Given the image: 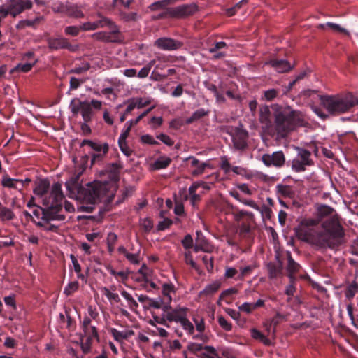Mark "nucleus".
I'll return each instance as SVG.
<instances>
[{
  "label": "nucleus",
  "mask_w": 358,
  "mask_h": 358,
  "mask_svg": "<svg viewBox=\"0 0 358 358\" xmlns=\"http://www.w3.org/2000/svg\"><path fill=\"white\" fill-rule=\"evenodd\" d=\"M134 3V0H113V6L118 7L122 6L124 8H132L131 5Z\"/></svg>",
  "instance_id": "obj_47"
},
{
  "label": "nucleus",
  "mask_w": 358,
  "mask_h": 358,
  "mask_svg": "<svg viewBox=\"0 0 358 358\" xmlns=\"http://www.w3.org/2000/svg\"><path fill=\"white\" fill-rule=\"evenodd\" d=\"M1 185L3 188L10 189L11 194H13L21 189L24 186V182L22 180L10 178L8 175H4L1 178Z\"/></svg>",
  "instance_id": "obj_15"
},
{
  "label": "nucleus",
  "mask_w": 358,
  "mask_h": 358,
  "mask_svg": "<svg viewBox=\"0 0 358 358\" xmlns=\"http://www.w3.org/2000/svg\"><path fill=\"white\" fill-rule=\"evenodd\" d=\"M141 226L142 229L148 232L153 227V222L150 218H144L141 221Z\"/></svg>",
  "instance_id": "obj_60"
},
{
  "label": "nucleus",
  "mask_w": 358,
  "mask_h": 358,
  "mask_svg": "<svg viewBox=\"0 0 358 358\" xmlns=\"http://www.w3.org/2000/svg\"><path fill=\"white\" fill-rule=\"evenodd\" d=\"M107 23H110V20L107 17H101V20L96 22H85L80 27L83 31H91L95 30L99 27H103L106 26Z\"/></svg>",
  "instance_id": "obj_21"
},
{
  "label": "nucleus",
  "mask_w": 358,
  "mask_h": 358,
  "mask_svg": "<svg viewBox=\"0 0 358 358\" xmlns=\"http://www.w3.org/2000/svg\"><path fill=\"white\" fill-rule=\"evenodd\" d=\"M102 105V101L96 99L88 101L75 99L71 101L69 106L73 115L80 113L83 121L91 122L94 115V110H100Z\"/></svg>",
  "instance_id": "obj_6"
},
{
  "label": "nucleus",
  "mask_w": 358,
  "mask_h": 358,
  "mask_svg": "<svg viewBox=\"0 0 358 358\" xmlns=\"http://www.w3.org/2000/svg\"><path fill=\"white\" fill-rule=\"evenodd\" d=\"M218 323L220 327L224 329L225 331H231L232 329V325L229 323L223 316L220 315L217 318Z\"/></svg>",
  "instance_id": "obj_56"
},
{
  "label": "nucleus",
  "mask_w": 358,
  "mask_h": 358,
  "mask_svg": "<svg viewBox=\"0 0 358 358\" xmlns=\"http://www.w3.org/2000/svg\"><path fill=\"white\" fill-rule=\"evenodd\" d=\"M3 301L6 306H7L10 310H16L17 307L15 294H10L9 296H5Z\"/></svg>",
  "instance_id": "obj_46"
},
{
  "label": "nucleus",
  "mask_w": 358,
  "mask_h": 358,
  "mask_svg": "<svg viewBox=\"0 0 358 358\" xmlns=\"http://www.w3.org/2000/svg\"><path fill=\"white\" fill-rule=\"evenodd\" d=\"M197 10V7L194 4L183 5L176 8H169L167 11L159 16V17H185L194 14Z\"/></svg>",
  "instance_id": "obj_9"
},
{
  "label": "nucleus",
  "mask_w": 358,
  "mask_h": 358,
  "mask_svg": "<svg viewBox=\"0 0 358 358\" xmlns=\"http://www.w3.org/2000/svg\"><path fill=\"white\" fill-rule=\"evenodd\" d=\"M303 125V120L300 115L292 111L288 115L283 113H278L275 115V129L278 137L285 138L294 131L297 127Z\"/></svg>",
  "instance_id": "obj_4"
},
{
  "label": "nucleus",
  "mask_w": 358,
  "mask_h": 358,
  "mask_svg": "<svg viewBox=\"0 0 358 358\" xmlns=\"http://www.w3.org/2000/svg\"><path fill=\"white\" fill-rule=\"evenodd\" d=\"M110 32H99L94 34V37L99 41L104 42H117L120 41L119 34L120 31L117 26L110 20V23H107Z\"/></svg>",
  "instance_id": "obj_12"
},
{
  "label": "nucleus",
  "mask_w": 358,
  "mask_h": 358,
  "mask_svg": "<svg viewBox=\"0 0 358 358\" xmlns=\"http://www.w3.org/2000/svg\"><path fill=\"white\" fill-rule=\"evenodd\" d=\"M154 44L159 49L167 51L180 49L183 45L181 41L166 37L157 39Z\"/></svg>",
  "instance_id": "obj_14"
},
{
  "label": "nucleus",
  "mask_w": 358,
  "mask_h": 358,
  "mask_svg": "<svg viewBox=\"0 0 358 358\" xmlns=\"http://www.w3.org/2000/svg\"><path fill=\"white\" fill-rule=\"evenodd\" d=\"M193 321L196 325V330L201 333L205 330L204 320L202 317H194Z\"/></svg>",
  "instance_id": "obj_61"
},
{
  "label": "nucleus",
  "mask_w": 358,
  "mask_h": 358,
  "mask_svg": "<svg viewBox=\"0 0 358 358\" xmlns=\"http://www.w3.org/2000/svg\"><path fill=\"white\" fill-rule=\"evenodd\" d=\"M80 30V27L76 26H69L65 28L64 33L66 35L76 36L78 35Z\"/></svg>",
  "instance_id": "obj_59"
},
{
  "label": "nucleus",
  "mask_w": 358,
  "mask_h": 358,
  "mask_svg": "<svg viewBox=\"0 0 358 358\" xmlns=\"http://www.w3.org/2000/svg\"><path fill=\"white\" fill-rule=\"evenodd\" d=\"M269 278H275L282 272V264L278 262V264L270 262L267 265Z\"/></svg>",
  "instance_id": "obj_30"
},
{
  "label": "nucleus",
  "mask_w": 358,
  "mask_h": 358,
  "mask_svg": "<svg viewBox=\"0 0 358 358\" xmlns=\"http://www.w3.org/2000/svg\"><path fill=\"white\" fill-rule=\"evenodd\" d=\"M36 60L33 59L32 61H30L29 62L26 63H20L17 64L15 67L16 70L21 72H28L29 71L33 66L36 64Z\"/></svg>",
  "instance_id": "obj_41"
},
{
  "label": "nucleus",
  "mask_w": 358,
  "mask_h": 358,
  "mask_svg": "<svg viewBox=\"0 0 358 358\" xmlns=\"http://www.w3.org/2000/svg\"><path fill=\"white\" fill-rule=\"evenodd\" d=\"M122 296L129 302V307L131 308H136L138 307V303L134 299V298L131 296V295L126 292L125 290H123L121 292Z\"/></svg>",
  "instance_id": "obj_53"
},
{
  "label": "nucleus",
  "mask_w": 358,
  "mask_h": 358,
  "mask_svg": "<svg viewBox=\"0 0 358 358\" xmlns=\"http://www.w3.org/2000/svg\"><path fill=\"white\" fill-rule=\"evenodd\" d=\"M63 199L62 185L59 182L54 183L51 187L49 198L43 199L45 222L51 220L62 221L65 219V216L60 213L62 209L61 202Z\"/></svg>",
  "instance_id": "obj_2"
},
{
  "label": "nucleus",
  "mask_w": 358,
  "mask_h": 358,
  "mask_svg": "<svg viewBox=\"0 0 358 358\" xmlns=\"http://www.w3.org/2000/svg\"><path fill=\"white\" fill-rule=\"evenodd\" d=\"M108 187L100 181L87 183L79 191L77 198L90 204H96L108 193Z\"/></svg>",
  "instance_id": "obj_5"
},
{
  "label": "nucleus",
  "mask_w": 358,
  "mask_h": 358,
  "mask_svg": "<svg viewBox=\"0 0 358 358\" xmlns=\"http://www.w3.org/2000/svg\"><path fill=\"white\" fill-rule=\"evenodd\" d=\"M171 2V0H162L159 1H156L153 3H152L149 8L151 10H157L159 9L164 8L168 4H169Z\"/></svg>",
  "instance_id": "obj_51"
},
{
  "label": "nucleus",
  "mask_w": 358,
  "mask_h": 358,
  "mask_svg": "<svg viewBox=\"0 0 358 358\" xmlns=\"http://www.w3.org/2000/svg\"><path fill=\"white\" fill-rule=\"evenodd\" d=\"M287 315H282L277 313L275 316L271 320V326L273 327V331H275L276 327L282 322L287 320Z\"/></svg>",
  "instance_id": "obj_45"
},
{
  "label": "nucleus",
  "mask_w": 358,
  "mask_h": 358,
  "mask_svg": "<svg viewBox=\"0 0 358 358\" xmlns=\"http://www.w3.org/2000/svg\"><path fill=\"white\" fill-rule=\"evenodd\" d=\"M296 156L292 161V169L295 172H302L306 170V167L312 166L314 161L312 159L311 152L302 148L296 147Z\"/></svg>",
  "instance_id": "obj_7"
},
{
  "label": "nucleus",
  "mask_w": 358,
  "mask_h": 358,
  "mask_svg": "<svg viewBox=\"0 0 358 358\" xmlns=\"http://www.w3.org/2000/svg\"><path fill=\"white\" fill-rule=\"evenodd\" d=\"M202 261L205 264L206 269L210 272L213 269V257L209 255H204L202 257Z\"/></svg>",
  "instance_id": "obj_55"
},
{
  "label": "nucleus",
  "mask_w": 358,
  "mask_h": 358,
  "mask_svg": "<svg viewBox=\"0 0 358 358\" xmlns=\"http://www.w3.org/2000/svg\"><path fill=\"white\" fill-rule=\"evenodd\" d=\"M251 336L253 338L259 340L262 343L266 345H270L271 343V341L266 336L262 334L256 329H252L251 330Z\"/></svg>",
  "instance_id": "obj_35"
},
{
  "label": "nucleus",
  "mask_w": 358,
  "mask_h": 358,
  "mask_svg": "<svg viewBox=\"0 0 358 358\" xmlns=\"http://www.w3.org/2000/svg\"><path fill=\"white\" fill-rule=\"evenodd\" d=\"M320 100L321 104L330 114L345 113L358 104V99L351 93L336 96L321 95Z\"/></svg>",
  "instance_id": "obj_3"
},
{
  "label": "nucleus",
  "mask_w": 358,
  "mask_h": 358,
  "mask_svg": "<svg viewBox=\"0 0 358 358\" xmlns=\"http://www.w3.org/2000/svg\"><path fill=\"white\" fill-rule=\"evenodd\" d=\"M262 162L266 166L282 167L285 162V156L282 151L274 152L272 154H264Z\"/></svg>",
  "instance_id": "obj_11"
},
{
  "label": "nucleus",
  "mask_w": 358,
  "mask_h": 358,
  "mask_svg": "<svg viewBox=\"0 0 358 358\" xmlns=\"http://www.w3.org/2000/svg\"><path fill=\"white\" fill-rule=\"evenodd\" d=\"M320 218L331 216L319 225L320 219L305 218L296 229L298 238L320 248H334L342 243L344 230L334 208L322 205L317 208Z\"/></svg>",
  "instance_id": "obj_1"
},
{
  "label": "nucleus",
  "mask_w": 358,
  "mask_h": 358,
  "mask_svg": "<svg viewBox=\"0 0 358 358\" xmlns=\"http://www.w3.org/2000/svg\"><path fill=\"white\" fill-rule=\"evenodd\" d=\"M189 334H192L194 331V328L192 323L187 319V317H184L183 319L179 322Z\"/></svg>",
  "instance_id": "obj_44"
},
{
  "label": "nucleus",
  "mask_w": 358,
  "mask_h": 358,
  "mask_svg": "<svg viewBox=\"0 0 358 358\" xmlns=\"http://www.w3.org/2000/svg\"><path fill=\"white\" fill-rule=\"evenodd\" d=\"M88 145L96 152H100L101 150L103 154L107 153L108 150V145L107 143L101 144L90 140H83L81 143V146Z\"/></svg>",
  "instance_id": "obj_26"
},
{
  "label": "nucleus",
  "mask_w": 358,
  "mask_h": 358,
  "mask_svg": "<svg viewBox=\"0 0 358 358\" xmlns=\"http://www.w3.org/2000/svg\"><path fill=\"white\" fill-rule=\"evenodd\" d=\"M325 27H328L331 29H332L334 31H338V32H346V30L344 28H342L340 25L332 23V22H327L325 24H320L319 27H321L322 29H324Z\"/></svg>",
  "instance_id": "obj_58"
},
{
  "label": "nucleus",
  "mask_w": 358,
  "mask_h": 358,
  "mask_svg": "<svg viewBox=\"0 0 358 358\" xmlns=\"http://www.w3.org/2000/svg\"><path fill=\"white\" fill-rule=\"evenodd\" d=\"M13 212L7 208H1V220H10L14 217Z\"/></svg>",
  "instance_id": "obj_57"
},
{
  "label": "nucleus",
  "mask_w": 358,
  "mask_h": 358,
  "mask_svg": "<svg viewBox=\"0 0 358 358\" xmlns=\"http://www.w3.org/2000/svg\"><path fill=\"white\" fill-rule=\"evenodd\" d=\"M164 310L170 309L166 314V318L169 322L179 323L184 317H187L188 308L186 307L178 306L171 308L169 305L164 306Z\"/></svg>",
  "instance_id": "obj_13"
},
{
  "label": "nucleus",
  "mask_w": 358,
  "mask_h": 358,
  "mask_svg": "<svg viewBox=\"0 0 358 358\" xmlns=\"http://www.w3.org/2000/svg\"><path fill=\"white\" fill-rule=\"evenodd\" d=\"M110 333L113 335L114 339L117 341H122L124 339H127L134 334V332L132 330L120 331L114 328L110 329Z\"/></svg>",
  "instance_id": "obj_28"
},
{
  "label": "nucleus",
  "mask_w": 358,
  "mask_h": 358,
  "mask_svg": "<svg viewBox=\"0 0 358 358\" xmlns=\"http://www.w3.org/2000/svg\"><path fill=\"white\" fill-rule=\"evenodd\" d=\"M278 92L275 89H270L264 93V99L268 101L273 100L278 95Z\"/></svg>",
  "instance_id": "obj_62"
},
{
  "label": "nucleus",
  "mask_w": 358,
  "mask_h": 358,
  "mask_svg": "<svg viewBox=\"0 0 358 358\" xmlns=\"http://www.w3.org/2000/svg\"><path fill=\"white\" fill-rule=\"evenodd\" d=\"M188 159L191 160V165L192 166L194 167V169L192 172L193 176H199L202 174L205 169L209 166L208 164L201 162L194 157H189L186 159V160Z\"/></svg>",
  "instance_id": "obj_23"
},
{
  "label": "nucleus",
  "mask_w": 358,
  "mask_h": 358,
  "mask_svg": "<svg viewBox=\"0 0 358 358\" xmlns=\"http://www.w3.org/2000/svg\"><path fill=\"white\" fill-rule=\"evenodd\" d=\"M358 291V285L355 281H353L349 285L345 290V295L349 299H352L356 292Z\"/></svg>",
  "instance_id": "obj_38"
},
{
  "label": "nucleus",
  "mask_w": 358,
  "mask_h": 358,
  "mask_svg": "<svg viewBox=\"0 0 358 358\" xmlns=\"http://www.w3.org/2000/svg\"><path fill=\"white\" fill-rule=\"evenodd\" d=\"M41 19L39 17H36L34 20H25L20 21L19 23L17 24L16 27L18 29H23L27 27H35L36 24H38L40 22Z\"/></svg>",
  "instance_id": "obj_37"
},
{
  "label": "nucleus",
  "mask_w": 358,
  "mask_h": 358,
  "mask_svg": "<svg viewBox=\"0 0 358 358\" xmlns=\"http://www.w3.org/2000/svg\"><path fill=\"white\" fill-rule=\"evenodd\" d=\"M118 252L122 254L130 263L134 264H138L140 263L139 252L135 253L129 252L124 246H120L118 248Z\"/></svg>",
  "instance_id": "obj_25"
},
{
  "label": "nucleus",
  "mask_w": 358,
  "mask_h": 358,
  "mask_svg": "<svg viewBox=\"0 0 358 358\" xmlns=\"http://www.w3.org/2000/svg\"><path fill=\"white\" fill-rule=\"evenodd\" d=\"M82 174V171H80L78 173H76L74 176L71 177L69 180H68L66 183V189L71 194H75L77 193V195L79 194V191L80 189H82L83 187H81V185L79 183V178L80 175Z\"/></svg>",
  "instance_id": "obj_17"
},
{
  "label": "nucleus",
  "mask_w": 358,
  "mask_h": 358,
  "mask_svg": "<svg viewBox=\"0 0 358 358\" xmlns=\"http://www.w3.org/2000/svg\"><path fill=\"white\" fill-rule=\"evenodd\" d=\"M120 17L123 22H131L137 21L141 16L136 10L131 12L121 11Z\"/></svg>",
  "instance_id": "obj_29"
},
{
  "label": "nucleus",
  "mask_w": 358,
  "mask_h": 358,
  "mask_svg": "<svg viewBox=\"0 0 358 358\" xmlns=\"http://www.w3.org/2000/svg\"><path fill=\"white\" fill-rule=\"evenodd\" d=\"M277 193L282 196L287 198H292L294 195V191L292 187L286 185H278L276 186Z\"/></svg>",
  "instance_id": "obj_33"
},
{
  "label": "nucleus",
  "mask_w": 358,
  "mask_h": 358,
  "mask_svg": "<svg viewBox=\"0 0 358 358\" xmlns=\"http://www.w3.org/2000/svg\"><path fill=\"white\" fill-rule=\"evenodd\" d=\"M196 243L201 244L205 248H207L208 249V252H210L213 250L212 245H210L208 242L204 238V237L202 236V234L201 231H196Z\"/></svg>",
  "instance_id": "obj_48"
},
{
  "label": "nucleus",
  "mask_w": 358,
  "mask_h": 358,
  "mask_svg": "<svg viewBox=\"0 0 358 358\" xmlns=\"http://www.w3.org/2000/svg\"><path fill=\"white\" fill-rule=\"evenodd\" d=\"M256 267H257V266L255 264H252V265L246 266H244V267H241L240 268L241 274H240V276H239V279L242 280L245 276L250 275L251 273V272Z\"/></svg>",
  "instance_id": "obj_52"
},
{
  "label": "nucleus",
  "mask_w": 358,
  "mask_h": 358,
  "mask_svg": "<svg viewBox=\"0 0 358 358\" xmlns=\"http://www.w3.org/2000/svg\"><path fill=\"white\" fill-rule=\"evenodd\" d=\"M171 160L168 157H161L154 163L155 169H162L166 168L171 163Z\"/></svg>",
  "instance_id": "obj_36"
},
{
  "label": "nucleus",
  "mask_w": 358,
  "mask_h": 358,
  "mask_svg": "<svg viewBox=\"0 0 358 358\" xmlns=\"http://www.w3.org/2000/svg\"><path fill=\"white\" fill-rule=\"evenodd\" d=\"M32 6L30 0H10L6 7L1 8V17L8 15L15 17L26 9H29Z\"/></svg>",
  "instance_id": "obj_8"
},
{
  "label": "nucleus",
  "mask_w": 358,
  "mask_h": 358,
  "mask_svg": "<svg viewBox=\"0 0 358 358\" xmlns=\"http://www.w3.org/2000/svg\"><path fill=\"white\" fill-rule=\"evenodd\" d=\"M247 139L248 133L243 130H238L232 138L234 145L238 150H243L247 146Z\"/></svg>",
  "instance_id": "obj_19"
},
{
  "label": "nucleus",
  "mask_w": 358,
  "mask_h": 358,
  "mask_svg": "<svg viewBox=\"0 0 358 358\" xmlns=\"http://www.w3.org/2000/svg\"><path fill=\"white\" fill-rule=\"evenodd\" d=\"M231 208L235 210L233 213L234 218L236 221H240L243 216L253 217V213L243 210H238L237 208L231 206Z\"/></svg>",
  "instance_id": "obj_43"
},
{
  "label": "nucleus",
  "mask_w": 358,
  "mask_h": 358,
  "mask_svg": "<svg viewBox=\"0 0 358 358\" xmlns=\"http://www.w3.org/2000/svg\"><path fill=\"white\" fill-rule=\"evenodd\" d=\"M207 113L205 111L204 109H199L196 110L192 115L187 120V123L190 124L193 122L195 120H197L205 115H206Z\"/></svg>",
  "instance_id": "obj_49"
},
{
  "label": "nucleus",
  "mask_w": 358,
  "mask_h": 358,
  "mask_svg": "<svg viewBox=\"0 0 358 358\" xmlns=\"http://www.w3.org/2000/svg\"><path fill=\"white\" fill-rule=\"evenodd\" d=\"M86 338H96L99 341V335L95 327L90 326L83 329Z\"/></svg>",
  "instance_id": "obj_39"
},
{
  "label": "nucleus",
  "mask_w": 358,
  "mask_h": 358,
  "mask_svg": "<svg viewBox=\"0 0 358 358\" xmlns=\"http://www.w3.org/2000/svg\"><path fill=\"white\" fill-rule=\"evenodd\" d=\"M175 292L174 285L171 283H164L162 285V294L164 295V301L169 305L172 300L171 293Z\"/></svg>",
  "instance_id": "obj_31"
},
{
  "label": "nucleus",
  "mask_w": 358,
  "mask_h": 358,
  "mask_svg": "<svg viewBox=\"0 0 358 358\" xmlns=\"http://www.w3.org/2000/svg\"><path fill=\"white\" fill-rule=\"evenodd\" d=\"M271 65L278 73H285L292 70L294 67L290 63L285 59H272L266 63Z\"/></svg>",
  "instance_id": "obj_18"
},
{
  "label": "nucleus",
  "mask_w": 358,
  "mask_h": 358,
  "mask_svg": "<svg viewBox=\"0 0 358 358\" xmlns=\"http://www.w3.org/2000/svg\"><path fill=\"white\" fill-rule=\"evenodd\" d=\"M113 166L117 169L119 166L117 164H113ZM110 181L102 182V184L108 187V192H112L117 187V182L119 180V173L116 170L110 172L109 173Z\"/></svg>",
  "instance_id": "obj_22"
},
{
  "label": "nucleus",
  "mask_w": 358,
  "mask_h": 358,
  "mask_svg": "<svg viewBox=\"0 0 358 358\" xmlns=\"http://www.w3.org/2000/svg\"><path fill=\"white\" fill-rule=\"evenodd\" d=\"M204 348L205 346L202 344L196 343H190L188 346V349L196 355L202 352L204 350Z\"/></svg>",
  "instance_id": "obj_54"
},
{
  "label": "nucleus",
  "mask_w": 358,
  "mask_h": 358,
  "mask_svg": "<svg viewBox=\"0 0 358 358\" xmlns=\"http://www.w3.org/2000/svg\"><path fill=\"white\" fill-rule=\"evenodd\" d=\"M199 188V184H192L189 188L190 195V202L192 206H195L201 199V194H196V190Z\"/></svg>",
  "instance_id": "obj_32"
},
{
  "label": "nucleus",
  "mask_w": 358,
  "mask_h": 358,
  "mask_svg": "<svg viewBox=\"0 0 358 358\" xmlns=\"http://www.w3.org/2000/svg\"><path fill=\"white\" fill-rule=\"evenodd\" d=\"M238 310L247 314H250L255 308L252 303L245 302L238 307Z\"/></svg>",
  "instance_id": "obj_64"
},
{
  "label": "nucleus",
  "mask_w": 358,
  "mask_h": 358,
  "mask_svg": "<svg viewBox=\"0 0 358 358\" xmlns=\"http://www.w3.org/2000/svg\"><path fill=\"white\" fill-rule=\"evenodd\" d=\"M50 189V182L47 179H41L36 182V187L34 189V193L39 196L42 199L43 203V199L49 198L47 195Z\"/></svg>",
  "instance_id": "obj_16"
},
{
  "label": "nucleus",
  "mask_w": 358,
  "mask_h": 358,
  "mask_svg": "<svg viewBox=\"0 0 358 358\" xmlns=\"http://www.w3.org/2000/svg\"><path fill=\"white\" fill-rule=\"evenodd\" d=\"M46 41L50 50L67 49L71 52H75L78 49V45H71L66 38L62 36L57 38L49 37Z\"/></svg>",
  "instance_id": "obj_10"
},
{
  "label": "nucleus",
  "mask_w": 358,
  "mask_h": 358,
  "mask_svg": "<svg viewBox=\"0 0 358 358\" xmlns=\"http://www.w3.org/2000/svg\"><path fill=\"white\" fill-rule=\"evenodd\" d=\"M287 256L288 264L287 266V271L289 273V278L292 281L294 279L293 275L299 270L300 265L297 264L296 262H294V260L292 259L291 256L290 252L288 253Z\"/></svg>",
  "instance_id": "obj_27"
},
{
  "label": "nucleus",
  "mask_w": 358,
  "mask_h": 358,
  "mask_svg": "<svg viewBox=\"0 0 358 358\" xmlns=\"http://www.w3.org/2000/svg\"><path fill=\"white\" fill-rule=\"evenodd\" d=\"M61 12L66 13L69 17L76 18H82L84 17V14L81 9L76 4H66L61 6Z\"/></svg>",
  "instance_id": "obj_20"
},
{
  "label": "nucleus",
  "mask_w": 358,
  "mask_h": 358,
  "mask_svg": "<svg viewBox=\"0 0 358 358\" xmlns=\"http://www.w3.org/2000/svg\"><path fill=\"white\" fill-rule=\"evenodd\" d=\"M32 213L36 218L40 220L37 221L33 218V221L38 226H43L45 223V208H36L33 210Z\"/></svg>",
  "instance_id": "obj_34"
},
{
  "label": "nucleus",
  "mask_w": 358,
  "mask_h": 358,
  "mask_svg": "<svg viewBox=\"0 0 358 358\" xmlns=\"http://www.w3.org/2000/svg\"><path fill=\"white\" fill-rule=\"evenodd\" d=\"M271 110L268 106H262L259 108V122L266 127L271 124Z\"/></svg>",
  "instance_id": "obj_24"
},
{
  "label": "nucleus",
  "mask_w": 358,
  "mask_h": 358,
  "mask_svg": "<svg viewBox=\"0 0 358 358\" xmlns=\"http://www.w3.org/2000/svg\"><path fill=\"white\" fill-rule=\"evenodd\" d=\"M78 287L79 284L77 281L71 282L65 287L64 292L66 295L70 296L78 290Z\"/></svg>",
  "instance_id": "obj_50"
},
{
  "label": "nucleus",
  "mask_w": 358,
  "mask_h": 358,
  "mask_svg": "<svg viewBox=\"0 0 358 358\" xmlns=\"http://www.w3.org/2000/svg\"><path fill=\"white\" fill-rule=\"evenodd\" d=\"M184 256L185 263L190 265L192 268L199 272V268L194 261L192 252L189 250H186L184 253Z\"/></svg>",
  "instance_id": "obj_42"
},
{
  "label": "nucleus",
  "mask_w": 358,
  "mask_h": 358,
  "mask_svg": "<svg viewBox=\"0 0 358 358\" xmlns=\"http://www.w3.org/2000/svg\"><path fill=\"white\" fill-rule=\"evenodd\" d=\"M119 146L121 151L127 157L130 156L132 150L127 145L126 141H118Z\"/></svg>",
  "instance_id": "obj_63"
},
{
  "label": "nucleus",
  "mask_w": 358,
  "mask_h": 358,
  "mask_svg": "<svg viewBox=\"0 0 358 358\" xmlns=\"http://www.w3.org/2000/svg\"><path fill=\"white\" fill-rule=\"evenodd\" d=\"M220 287V282L218 281H215L209 285H208L205 289L202 291V293L206 294H213L216 292L219 288Z\"/></svg>",
  "instance_id": "obj_40"
}]
</instances>
